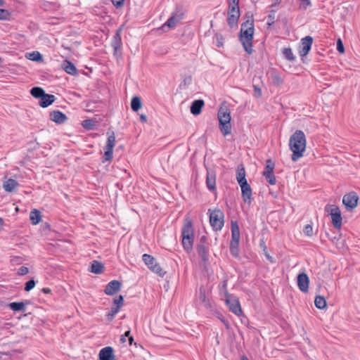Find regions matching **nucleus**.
Returning <instances> with one entry per match:
<instances>
[{
  "label": "nucleus",
  "mask_w": 360,
  "mask_h": 360,
  "mask_svg": "<svg viewBox=\"0 0 360 360\" xmlns=\"http://www.w3.org/2000/svg\"><path fill=\"white\" fill-rule=\"evenodd\" d=\"M218 120L219 128L224 136H227L231 132V115L227 107H221L218 111Z\"/></svg>",
  "instance_id": "obj_4"
},
{
  "label": "nucleus",
  "mask_w": 360,
  "mask_h": 360,
  "mask_svg": "<svg viewBox=\"0 0 360 360\" xmlns=\"http://www.w3.org/2000/svg\"><path fill=\"white\" fill-rule=\"evenodd\" d=\"M275 167L274 162L271 160H268L266 161V165L265 167V169L263 172V175L269 174L274 173V169Z\"/></svg>",
  "instance_id": "obj_36"
},
{
  "label": "nucleus",
  "mask_w": 360,
  "mask_h": 360,
  "mask_svg": "<svg viewBox=\"0 0 360 360\" xmlns=\"http://www.w3.org/2000/svg\"><path fill=\"white\" fill-rule=\"evenodd\" d=\"M193 238L194 233L192 222L190 219H186L182 229V245L187 252L191 251L193 248Z\"/></svg>",
  "instance_id": "obj_5"
},
{
  "label": "nucleus",
  "mask_w": 360,
  "mask_h": 360,
  "mask_svg": "<svg viewBox=\"0 0 360 360\" xmlns=\"http://www.w3.org/2000/svg\"><path fill=\"white\" fill-rule=\"evenodd\" d=\"M274 20H275V14L274 12H272L271 13H270L269 15H268V22H267V24L268 25H271L272 24L274 23Z\"/></svg>",
  "instance_id": "obj_48"
},
{
  "label": "nucleus",
  "mask_w": 360,
  "mask_h": 360,
  "mask_svg": "<svg viewBox=\"0 0 360 360\" xmlns=\"http://www.w3.org/2000/svg\"><path fill=\"white\" fill-rule=\"evenodd\" d=\"M230 252L231 255L237 257L239 255V242H231L230 243Z\"/></svg>",
  "instance_id": "obj_35"
},
{
  "label": "nucleus",
  "mask_w": 360,
  "mask_h": 360,
  "mask_svg": "<svg viewBox=\"0 0 360 360\" xmlns=\"http://www.w3.org/2000/svg\"><path fill=\"white\" fill-rule=\"evenodd\" d=\"M266 256L267 259H268L269 260H270L271 262H274V261H273L272 257H271L270 255H269L268 254H266Z\"/></svg>",
  "instance_id": "obj_59"
},
{
  "label": "nucleus",
  "mask_w": 360,
  "mask_h": 360,
  "mask_svg": "<svg viewBox=\"0 0 360 360\" xmlns=\"http://www.w3.org/2000/svg\"><path fill=\"white\" fill-rule=\"evenodd\" d=\"M199 299L200 300V301L204 303L205 306L206 307H210V305L209 304V302L208 300H207V297H206V293H205V290L204 288L201 287L200 288V290H199Z\"/></svg>",
  "instance_id": "obj_37"
},
{
  "label": "nucleus",
  "mask_w": 360,
  "mask_h": 360,
  "mask_svg": "<svg viewBox=\"0 0 360 360\" xmlns=\"http://www.w3.org/2000/svg\"><path fill=\"white\" fill-rule=\"evenodd\" d=\"M35 285V281L34 278H31L25 283L24 290L27 292H29L34 288Z\"/></svg>",
  "instance_id": "obj_39"
},
{
  "label": "nucleus",
  "mask_w": 360,
  "mask_h": 360,
  "mask_svg": "<svg viewBox=\"0 0 360 360\" xmlns=\"http://www.w3.org/2000/svg\"><path fill=\"white\" fill-rule=\"evenodd\" d=\"M30 94L35 98L39 99V105L41 108H47L56 101V96L53 94H46L43 88L40 86L32 87Z\"/></svg>",
  "instance_id": "obj_3"
},
{
  "label": "nucleus",
  "mask_w": 360,
  "mask_h": 360,
  "mask_svg": "<svg viewBox=\"0 0 360 360\" xmlns=\"http://www.w3.org/2000/svg\"><path fill=\"white\" fill-rule=\"evenodd\" d=\"M326 211L328 212L331 217V222L334 228L340 229L342 226V215L341 212L338 206L327 205Z\"/></svg>",
  "instance_id": "obj_8"
},
{
  "label": "nucleus",
  "mask_w": 360,
  "mask_h": 360,
  "mask_svg": "<svg viewBox=\"0 0 360 360\" xmlns=\"http://www.w3.org/2000/svg\"><path fill=\"white\" fill-rule=\"evenodd\" d=\"M313 42V38L310 36H307L301 40V45L300 49V55L304 57L309 52Z\"/></svg>",
  "instance_id": "obj_13"
},
{
  "label": "nucleus",
  "mask_w": 360,
  "mask_h": 360,
  "mask_svg": "<svg viewBox=\"0 0 360 360\" xmlns=\"http://www.w3.org/2000/svg\"><path fill=\"white\" fill-rule=\"evenodd\" d=\"M124 304V298L122 295L115 296L114 297V305L116 307H114V315L117 313V311L120 310V309L123 306Z\"/></svg>",
  "instance_id": "obj_32"
},
{
  "label": "nucleus",
  "mask_w": 360,
  "mask_h": 360,
  "mask_svg": "<svg viewBox=\"0 0 360 360\" xmlns=\"http://www.w3.org/2000/svg\"><path fill=\"white\" fill-rule=\"evenodd\" d=\"M124 0H114V6L116 8H122L124 6Z\"/></svg>",
  "instance_id": "obj_52"
},
{
  "label": "nucleus",
  "mask_w": 360,
  "mask_h": 360,
  "mask_svg": "<svg viewBox=\"0 0 360 360\" xmlns=\"http://www.w3.org/2000/svg\"><path fill=\"white\" fill-rule=\"evenodd\" d=\"M142 103L141 98L138 96L132 98L131 101V108L132 110L137 112L141 108Z\"/></svg>",
  "instance_id": "obj_33"
},
{
  "label": "nucleus",
  "mask_w": 360,
  "mask_h": 360,
  "mask_svg": "<svg viewBox=\"0 0 360 360\" xmlns=\"http://www.w3.org/2000/svg\"><path fill=\"white\" fill-rule=\"evenodd\" d=\"M18 185L19 184L15 179L10 178L4 183L3 188L6 191L12 193Z\"/></svg>",
  "instance_id": "obj_26"
},
{
  "label": "nucleus",
  "mask_w": 360,
  "mask_h": 360,
  "mask_svg": "<svg viewBox=\"0 0 360 360\" xmlns=\"http://www.w3.org/2000/svg\"><path fill=\"white\" fill-rule=\"evenodd\" d=\"M240 241V229L237 221H231V242Z\"/></svg>",
  "instance_id": "obj_25"
},
{
  "label": "nucleus",
  "mask_w": 360,
  "mask_h": 360,
  "mask_svg": "<svg viewBox=\"0 0 360 360\" xmlns=\"http://www.w3.org/2000/svg\"><path fill=\"white\" fill-rule=\"evenodd\" d=\"M238 2L239 0H229V8H239Z\"/></svg>",
  "instance_id": "obj_49"
},
{
  "label": "nucleus",
  "mask_w": 360,
  "mask_h": 360,
  "mask_svg": "<svg viewBox=\"0 0 360 360\" xmlns=\"http://www.w3.org/2000/svg\"><path fill=\"white\" fill-rule=\"evenodd\" d=\"M41 291L45 294H49L51 292V290L49 288H43Z\"/></svg>",
  "instance_id": "obj_55"
},
{
  "label": "nucleus",
  "mask_w": 360,
  "mask_h": 360,
  "mask_svg": "<svg viewBox=\"0 0 360 360\" xmlns=\"http://www.w3.org/2000/svg\"><path fill=\"white\" fill-rule=\"evenodd\" d=\"M121 32V28H120L116 32V37H114V49L116 51L119 47L117 46L118 43H120V32Z\"/></svg>",
  "instance_id": "obj_43"
},
{
  "label": "nucleus",
  "mask_w": 360,
  "mask_h": 360,
  "mask_svg": "<svg viewBox=\"0 0 360 360\" xmlns=\"http://www.w3.org/2000/svg\"><path fill=\"white\" fill-rule=\"evenodd\" d=\"M30 302H31L28 300L22 302H10L7 304V307L15 312L25 311L26 306L30 304Z\"/></svg>",
  "instance_id": "obj_19"
},
{
  "label": "nucleus",
  "mask_w": 360,
  "mask_h": 360,
  "mask_svg": "<svg viewBox=\"0 0 360 360\" xmlns=\"http://www.w3.org/2000/svg\"><path fill=\"white\" fill-rule=\"evenodd\" d=\"M245 176V170L244 167L242 165L238 166L236 171V180L238 184H243V182H247Z\"/></svg>",
  "instance_id": "obj_28"
},
{
  "label": "nucleus",
  "mask_w": 360,
  "mask_h": 360,
  "mask_svg": "<svg viewBox=\"0 0 360 360\" xmlns=\"http://www.w3.org/2000/svg\"><path fill=\"white\" fill-rule=\"evenodd\" d=\"M143 260L146 265L154 273L160 276H163L165 272L161 268L160 265L156 262L155 259L150 255L144 254Z\"/></svg>",
  "instance_id": "obj_10"
},
{
  "label": "nucleus",
  "mask_w": 360,
  "mask_h": 360,
  "mask_svg": "<svg viewBox=\"0 0 360 360\" xmlns=\"http://www.w3.org/2000/svg\"><path fill=\"white\" fill-rule=\"evenodd\" d=\"M120 288L121 283L119 281L114 280V295L116 292L120 290Z\"/></svg>",
  "instance_id": "obj_53"
},
{
  "label": "nucleus",
  "mask_w": 360,
  "mask_h": 360,
  "mask_svg": "<svg viewBox=\"0 0 360 360\" xmlns=\"http://www.w3.org/2000/svg\"><path fill=\"white\" fill-rule=\"evenodd\" d=\"M30 219L33 225L38 224L41 220V213L37 209H33L30 213Z\"/></svg>",
  "instance_id": "obj_27"
},
{
  "label": "nucleus",
  "mask_w": 360,
  "mask_h": 360,
  "mask_svg": "<svg viewBox=\"0 0 360 360\" xmlns=\"http://www.w3.org/2000/svg\"><path fill=\"white\" fill-rule=\"evenodd\" d=\"M4 4V0H0V6H3Z\"/></svg>",
  "instance_id": "obj_60"
},
{
  "label": "nucleus",
  "mask_w": 360,
  "mask_h": 360,
  "mask_svg": "<svg viewBox=\"0 0 360 360\" xmlns=\"http://www.w3.org/2000/svg\"><path fill=\"white\" fill-rule=\"evenodd\" d=\"M225 302L229 310L236 316H240L243 314L239 300L228 292H226Z\"/></svg>",
  "instance_id": "obj_9"
},
{
  "label": "nucleus",
  "mask_w": 360,
  "mask_h": 360,
  "mask_svg": "<svg viewBox=\"0 0 360 360\" xmlns=\"http://www.w3.org/2000/svg\"><path fill=\"white\" fill-rule=\"evenodd\" d=\"M275 79H276V82H278V83H279V77H276Z\"/></svg>",
  "instance_id": "obj_63"
},
{
  "label": "nucleus",
  "mask_w": 360,
  "mask_h": 360,
  "mask_svg": "<svg viewBox=\"0 0 360 360\" xmlns=\"http://www.w3.org/2000/svg\"><path fill=\"white\" fill-rule=\"evenodd\" d=\"M302 1H304V3L300 5V7L302 9L306 10L307 8V7L311 6V3L310 0H302Z\"/></svg>",
  "instance_id": "obj_50"
},
{
  "label": "nucleus",
  "mask_w": 360,
  "mask_h": 360,
  "mask_svg": "<svg viewBox=\"0 0 360 360\" xmlns=\"http://www.w3.org/2000/svg\"><path fill=\"white\" fill-rule=\"evenodd\" d=\"M210 212V223L214 231H220L224 226V214L220 210H214Z\"/></svg>",
  "instance_id": "obj_7"
},
{
  "label": "nucleus",
  "mask_w": 360,
  "mask_h": 360,
  "mask_svg": "<svg viewBox=\"0 0 360 360\" xmlns=\"http://www.w3.org/2000/svg\"><path fill=\"white\" fill-rule=\"evenodd\" d=\"M241 360H248V359L245 356H243Z\"/></svg>",
  "instance_id": "obj_62"
},
{
  "label": "nucleus",
  "mask_w": 360,
  "mask_h": 360,
  "mask_svg": "<svg viewBox=\"0 0 360 360\" xmlns=\"http://www.w3.org/2000/svg\"><path fill=\"white\" fill-rule=\"evenodd\" d=\"M105 292L108 295H112V281H110L106 285Z\"/></svg>",
  "instance_id": "obj_46"
},
{
  "label": "nucleus",
  "mask_w": 360,
  "mask_h": 360,
  "mask_svg": "<svg viewBox=\"0 0 360 360\" xmlns=\"http://www.w3.org/2000/svg\"><path fill=\"white\" fill-rule=\"evenodd\" d=\"M184 15V13L182 10L176 9L167 22L162 25L160 29L166 32L169 29L176 27L182 20Z\"/></svg>",
  "instance_id": "obj_6"
},
{
  "label": "nucleus",
  "mask_w": 360,
  "mask_h": 360,
  "mask_svg": "<svg viewBox=\"0 0 360 360\" xmlns=\"http://www.w3.org/2000/svg\"><path fill=\"white\" fill-rule=\"evenodd\" d=\"M27 58L30 60L35 62H41L43 61V56L37 51H32L31 53H28L26 56Z\"/></svg>",
  "instance_id": "obj_30"
},
{
  "label": "nucleus",
  "mask_w": 360,
  "mask_h": 360,
  "mask_svg": "<svg viewBox=\"0 0 360 360\" xmlns=\"http://www.w3.org/2000/svg\"><path fill=\"white\" fill-rule=\"evenodd\" d=\"M304 233L307 236H313V227L310 224H307L304 226L303 229Z\"/></svg>",
  "instance_id": "obj_41"
},
{
  "label": "nucleus",
  "mask_w": 360,
  "mask_h": 360,
  "mask_svg": "<svg viewBox=\"0 0 360 360\" xmlns=\"http://www.w3.org/2000/svg\"><path fill=\"white\" fill-rule=\"evenodd\" d=\"M309 278L307 274L301 273L297 276V285L299 289L303 292H307L309 290Z\"/></svg>",
  "instance_id": "obj_16"
},
{
  "label": "nucleus",
  "mask_w": 360,
  "mask_h": 360,
  "mask_svg": "<svg viewBox=\"0 0 360 360\" xmlns=\"http://www.w3.org/2000/svg\"><path fill=\"white\" fill-rule=\"evenodd\" d=\"M206 237L202 236L200 243L197 247L198 253L204 262L208 259V247L206 245Z\"/></svg>",
  "instance_id": "obj_17"
},
{
  "label": "nucleus",
  "mask_w": 360,
  "mask_h": 360,
  "mask_svg": "<svg viewBox=\"0 0 360 360\" xmlns=\"http://www.w3.org/2000/svg\"><path fill=\"white\" fill-rule=\"evenodd\" d=\"M266 178V179L267 180V181L271 184V185H274L276 184V177L274 174V173L272 174H265L264 175Z\"/></svg>",
  "instance_id": "obj_42"
},
{
  "label": "nucleus",
  "mask_w": 360,
  "mask_h": 360,
  "mask_svg": "<svg viewBox=\"0 0 360 360\" xmlns=\"http://www.w3.org/2000/svg\"><path fill=\"white\" fill-rule=\"evenodd\" d=\"M241 360H248V359L245 356H243Z\"/></svg>",
  "instance_id": "obj_61"
},
{
  "label": "nucleus",
  "mask_w": 360,
  "mask_h": 360,
  "mask_svg": "<svg viewBox=\"0 0 360 360\" xmlns=\"http://www.w3.org/2000/svg\"><path fill=\"white\" fill-rule=\"evenodd\" d=\"M10 15V13L6 9H0V20H7Z\"/></svg>",
  "instance_id": "obj_44"
},
{
  "label": "nucleus",
  "mask_w": 360,
  "mask_h": 360,
  "mask_svg": "<svg viewBox=\"0 0 360 360\" xmlns=\"http://www.w3.org/2000/svg\"><path fill=\"white\" fill-rule=\"evenodd\" d=\"M96 121L94 119H86L82 122V126L86 130H93L96 126Z\"/></svg>",
  "instance_id": "obj_29"
},
{
  "label": "nucleus",
  "mask_w": 360,
  "mask_h": 360,
  "mask_svg": "<svg viewBox=\"0 0 360 360\" xmlns=\"http://www.w3.org/2000/svg\"><path fill=\"white\" fill-rule=\"evenodd\" d=\"M103 269L104 265L103 263L97 260H94L91 263V265L89 268V271L95 274H100L103 271Z\"/></svg>",
  "instance_id": "obj_23"
},
{
  "label": "nucleus",
  "mask_w": 360,
  "mask_h": 360,
  "mask_svg": "<svg viewBox=\"0 0 360 360\" xmlns=\"http://www.w3.org/2000/svg\"><path fill=\"white\" fill-rule=\"evenodd\" d=\"M140 120L143 122H147V116L146 115L142 114L140 115Z\"/></svg>",
  "instance_id": "obj_56"
},
{
  "label": "nucleus",
  "mask_w": 360,
  "mask_h": 360,
  "mask_svg": "<svg viewBox=\"0 0 360 360\" xmlns=\"http://www.w3.org/2000/svg\"><path fill=\"white\" fill-rule=\"evenodd\" d=\"M240 18L239 8H229L227 22L231 27L237 26Z\"/></svg>",
  "instance_id": "obj_12"
},
{
  "label": "nucleus",
  "mask_w": 360,
  "mask_h": 360,
  "mask_svg": "<svg viewBox=\"0 0 360 360\" xmlns=\"http://www.w3.org/2000/svg\"><path fill=\"white\" fill-rule=\"evenodd\" d=\"M272 1H273L272 6H274L279 4L280 2L281 1V0H272Z\"/></svg>",
  "instance_id": "obj_57"
},
{
  "label": "nucleus",
  "mask_w": 360,
  "mask_h": 360,
  "mask_svg": "<svg viewBox=\"0 0 360 360\" xmlns=\"http://www.w3.org/2000/svg\"><path fill=\"white\" fill-rule=\"evenodd\" d=\"M129 335H130L129 330L125 331L124 334L120 336V342L123 344V343L126 342L127 338H128L129 345H131L134 341V338L132 336H130Z\"/></svg>",
  "instance_id": "obj_38"
},
{
  "label": "nucleus",
  "mask_w": 360,
  "mask_h": 360,
  "mask_svg": "<svg viewBox=\"0 0 360 360\" xmlns=\"http://www.w3.org/2000/svg\"><path fill=\"white\" fill-rule=\"evenodd\" d=\"M61 68L63 70L65 71V72L70 75H77L78 73L76 66L70 60H63V62L61 64Z\"/></svg>",
  "instance_id": "obj_20"
},
{
  "label": "nucleus",
  "mask_w": 360,
  "mask_h": 360,
  "mask_svg": "<svg viewBox=\"0 0 360 360\" xmlns=\"http://www.w3.org/2000/svg\"><path fill=\"white\" fill-rule=\"evenodd\" d=\"M214 40L217 46L222 47L224 46V37L221 34H216L214 36Z\"/></svg>",
  "instance_id": "obj_40"
},
{
  "label": "nucleus",
  "mask_w": 360,
  "mask_h": 360,
  "mask_svg": "<svg viewBox=\"0 0 360 360\" xmlns=\"http://www.w3.org/2000/svg\"><path fill=\"white\" fill-rule=\"evenodd\" d=\"M337 50L341 53L345 52L344 46L340 39H338L337 41Z\"/></svg>",
  "instance_id": "obj_47"
},
{
  "label": "nucleus",
  "mask_w": 360,
  "mask_h": 360,
  "mask_svg": "<svg viewBox=\"0 0 360 360\" xmlns=\"http://www.w3.org/2000/svg\"><path fill=\"white\" fill-rule=\"evenodd\" d=\"M275 79H276V82H278V83H279V77H276Z\"/></svg>",
  "instance_id": "obj_64"
},
{
  "label": "nucleus",
  "mask_w": 360,
  "mask_h": 360,
  "mask_svg": "<svg viewBox=\"0 0 360 360\" xmlns=\"http://www.w3.org/2000/svg\"><path fill=\"white\" fill-rule=\"evenodd\" d=\"M99 360H112V347H105L101 349L98 354Z\"/></svg>",
  "instance_id": "obj_22"
},
{
  "label": "nucleus",
  "mask_w": 360,
  "mask_h": 360,
  "mask_svg": "<svg viewBox=\"0 0 360 360\" xmlns=\"http://www.w3.org/2000/svg\"><path fill=\"white\" fill-rule=\"evenodd\" d=\"M241 192H242V198L245 202L248 204H250L252 201V188L250 184L247 182H243V184H239Z\"/></svg>",
  "instance_id": "obj_14"
},
{
  "label": "nucleus",
  "mask_w": 360,
  "mask_h": 360,
  "mask_svg": "<svg viewBox=\"0 0 360 360\" xmlns=\"http://www.w3.org/2000/svg\"><path fill=\"white\" fill-rule=\"evenodd\" d=\"M108 316L110 320L111 319V317H112V308L108 312Z\"/></svg>",
  "instance_id": "obj_58"
},
{
  "label": "nucleus",
  "mask_w": 360,
  "mask_h": 360,
  "mask_svg": "<svg viewBox=\"0 0 360 360\" xmlns=\"http://www.w3.org/2000/svg\"><path fill=\"white\" fill-rule=\"evenodd\" d=\"M204 105L205 103L202 100H195L192 103L191 106V113L195 115H199L201 112Z\"/></svg>",
  "instance_id": "obj_24"
},
{
  "label": "nucleus",
  "mask_w": 360,
  "mask_h": 360,
  "mask_svg": "<svg viewBox=\"0 0 360 360\" xmlns=\"http://www.w3.org/2000/svg\"><path fill=\"white\" fill-rule=\"evenodd\" d=\"M206 185L209 190L214 191L216 188V174L212 170H207L206 176Z\"/></svg>",
  "instance_id": "obj_21"
},
{
  "label": "nucleus",
  "mask_w": 360,
  "mask_h": 360,
  "mask_svg": "<svg viewBox=\"0 0 360 360\" xmlns=\"http://www.w3.org/2000/svg\"><path fill=\"white\" fill-rule=\"evenodd\" d=\"M29 272V269L27 266H22L18 270V274L20 276H25Z\"/></svg>",
  "instance_id": "obj_45"
},
{
  "label": "nucleus",
  "mask_w": 360,
  "mask_h": 360,
  "mask_svg": "<svg viewBox=\"0 0 360 360\" xmlns=\"http://www.w3.org/2000/svg\"><path fill=\"white\" fill-rule=\"evenodd\" d=\"M283 55L287 60L290 61H294L295 56H294L292 51L290 48H284L282 51Z\"/></svg>",
  "instance_id": "obj_34"
},
{
  "label": "nucleus",
  "mask_w": 360,
  "mask_h": 360,
  "mask_svg": "<svg viewBox=\"0 0 360 360\" xmlns=\"http://www.w3.org/2000/svg\"><path fill=\"white\" fill-rule=\"evenodd\" d=\"M108 134H109L108 131ZM105 149V150L102 157L103 163H105L107 161H110L112 158V135H108Z\"/></svg>",
  "instance_id": "obj_15"
},
{
  "label": "nucleus",
  "mask_w": 360,
  "mask_h": 360,
  "mask_svg": "<svg viewBox=\"0 0 360 360\" xmlns=\"http://www.w3.org/2000/svg\"><path fill=\"white\" fill-rule=\"evenodd\" d=\"M221 289L224 290V295L226 296V292H227L226 290V287H227V282L226 281H224L221 283Z\"/></svg>",
  "instance_id": "obj_54"
},
{
  "label": "nucleus",
  "mask_w": 360,
  "mask_h": 360,
  "mask_svg": "<svg viewBox=\"0 0 360 360\" xmlns=\"http://www.w3.org/2000/svg\"><path fill=\"white\" fill-rule=\"evenodd\" d=\"M254 34V25L252 21L247 20L241 25L240 32V41L245 51L250 54L252 53V40Z\"/></svg>",
  "instance_id": "obj_2"
},
{
  "label": "nucleus",
  "mask_w": 360,
  "mask_h": 360,
  "mask_svg": "<svg viewBox=\"0 0 360 360\" xmlns=\"http://www.w3.org/2000/svg\"><path fill=\"white\" fill-rule=\"evenodd\" d=\"M306 145L307 140L304 132L301 130L295 131L289 140V147L292 152L291 159L293 162L303 157Z\"/></svg>",
  "instance_id": "obj_1"
},
{
  "label": "nucleus",
  "mask_w": 360,
  "mask_h": 360,
  "mask_svg": "<svg viewBox=\"0 0 360 360\" xmlns=\"http://www.w3.org/2000/svg\"><path fill=\"white\" fill-rule=\"evenodd\" d=\"M254 91H255L254 96L256 98H259L262 96V90L260 88L257 87V86H254Z\"/></svg>",
  "instance_id": "obj_51"
},
{
  "label": "nucleus",
  "mask_w": 360,
  "mask_h": 360,
  "mask_svg": "<svg viewBox=\"0 0 360 360\" xmlns=\"http://www.w3.org/2000/svg\"><path fill=\"white\" fill-rule=\"evenodd\" d=\"M49 119L58 124H61L68 120V117L60 110H53L49 114Z\"/></svg>",
  "instance_id": "obj_18"
},
{
  "label": "nucleus",
  "mask_w": 360,
  "mask_h": 360,
  "mask_svg": "<svg viewBox=\"0 0 360 360\" xmlns=\"http://www.w3.org/2000/svg\"><path fill=\"white\" fill-rule=\"evenodd\" d=\"M359 197L354 192H351L343 196L342 202L347 210H352L357 206Z\"/></svg>",
  "instance_id": "obj_11"
},
{
  "label": "nucleus",
  "mask_w": 360,
  "mask_h": 360,
  "mask_svg": "<svg viewBox=\"0 0 360 360\" xmlns=\"http://www.w3.org/2000/svg\"><path fill=\"white\" fill-rule=\"evenodd\" d=\"M314 304L318 309H323L327 306L325 298L321 295L316 296L314 300Z\"/></svg>",
  "instance_id": "obj_31"
}]
</instances>
